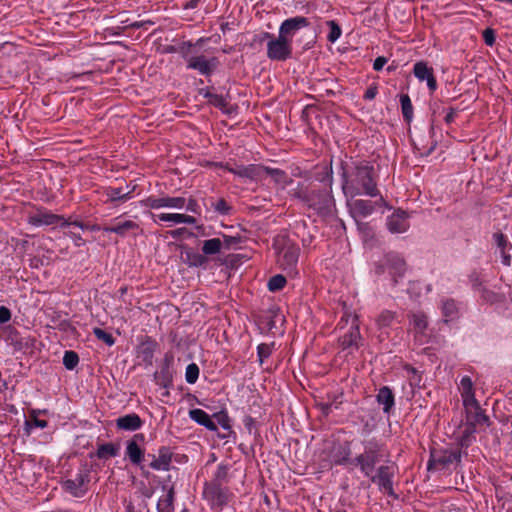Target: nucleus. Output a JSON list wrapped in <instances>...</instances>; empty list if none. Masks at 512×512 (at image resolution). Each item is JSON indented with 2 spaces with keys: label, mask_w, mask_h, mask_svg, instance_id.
I'll use <instances>...</instances> for the list:
<instances>
[{
  "label": "nucleus",
  "mask_w": 512,
  "mask_h": 512,
  "mask_svg": "<svg viewBox=\"0 0 512 512\" xmlns=\"http://www.w3.org/2000/svg\"><path fill=\"white\" fill-rule=\"evenodd\" d=\"M363 450L354 458L347 455L335 459L339 465L350 464L357 468L365 477L376 484L381 492L393 495V477L395 463L389 460V452L385 445L376 439L362 442Z\"/></svg>",
  "instance_id": "obj_1"
},
{
  "label": "nucleus",
  "mask_w": 512,
  "mask_h": 512,
  "mask_svg": "<svg viewBox=\"0 0 512 512\" xmlns=\"http://www.w3.org/2000/svg\"><path fill=\"white\" fill-rule=\"evenodd\" d=\"M342 189L346 197L377 195L376 183L373 177V167L368 162H361L349 171L343 172Z\"/></svg>",
  "instance_id": "obj_2"
},
{
  "label": "nucleus",
  "mask_w": 512,
  "mask_h": 512,
  "mask_svg": "<svg viewBox=\"0 0 512 512\" xmlns=\"http://www.w3.org/2000/svg\"><path fill=\"white\" fill-rule=\"evenodd\" d=\"M259 42L267 41V57L272 61H286L292 56V43L281 35L274 36L269 32H262L255 36Z\"/></svg>",
  "instance_id": "obj_3"
},
{
  "label": "nucleus",
  "mask_w": 512,
  "mask_h": 512,
  "mask_svg": "<svg viewBox=\"0 0 512 512\" xmlns=\"http://www.w3.org/2000/svg\"><path fill=\"white\" fill-rule=\"evenodd\" d=\"M464 410L466 428L463 441H467L468 437L472 435L477 428L487 427L489 425V418L482 411L478 401L465 405Z\"/></svg>",
  "instance_id": "obj_4"
},
{
  "label": "nucleus",
  "mask_w": 512,
  "mask_h": 512,
  "mask_svg": "<svg viewBox=\"0 0 512 512\" xmlns=\"http://www.w3.org/2000/svg\"><path fill=\"white\" fill-rule=\"evenodd\" d=\"M194 201L190 200L187 203V200L184 197H148L141 201V205L150 209H160V208H169V209H186L188 211H194L193 208Z\"/></svg>",
  "instance_id": "obj_5"
},
{
  "label": "nucleus",
  "mask_w": 512,
  "mask_h": 512,
  "mask_svg": "<svg viewBox=\"0 0 512 512\" xmlns=\"http://www.w3.org/2000/svg\"><path fill=\"white\" fill-rule=\"evenodd\" d=\"M276 251L279 266L290 273L295 272L299 257V248L290 242H285L282 247H279L277 243Z\"/></svg>",
  "instance_id": "obj_6"
},
{
  "label": "nucleus",
  "mask_w": 512,
  "mask_h": 512,
  "mask_svg": "<svg viewBox=\"0 0 512 512\" xmlns=\"http://www.w3.org/2000/svg\"><path fill=\"white\" fill-rule=\"evenodd\" d=\"M187 68L198 71L201 75L208 76L216 69L218 59L216 57L207 58L204 55H197L192 51L185 55Z\"/></svg>",
  "instance_id": "obj_7"
},
{
  "label": "nucleus",
  "mask_w": 512,
  "mask_h": 512,
  "mask_svg": "<svg viewBox=\"0 0 512 512\" xmlns=\"http://www.w3.org/2000/svg\"><path fill=\"white\" fill-rule=\"evenodd\" d=\"M460 460V454L454 450L433 449L431 451L428 469L442 470Z\"/></svg>",
  "instance_id": "obj_8"
},
{
  "label": "nucleus",
  "mask_w": 512,
  "mask_h": 512,
  "mask_svg": "<svg viewBox=\"0 0 512 512\" xmlns=\"http://www.w3.org/2000/svg\"><path fill=\"white\" fill-rule=\"evenodd\" d=\"M329 186H331V181H329ZM330 188L318 191L312 190L306 197L309 206L322 213L329 212L334 204Z\"/></svg>",
  "instance_id": "obj_9"
},
{
  "label": "nucleus",
  "mask_w": 512,
  "mask_h": 512,
  "mask_svg": "<svg viewBox=\"0 0 512 512\" xmlns=\"http://www.w3.org/2000/svg\"><path fill=\"white\" fill-rule=\"evenodd\" d=\"M310 26L308 18L295 16L285 19L279 26L278 34L293 44L294 36L304 28Z\"/></svg>",
  "instance_id": "obj_10"
},
{
  "label": "nucleus",
  "mask_w": 512,
  "mask_h": 512,
  "mask_svg": "<svg viewBox=\"0 0 512 512\" xmlns=\"http://www.w3.org/2000/svg\"><path fill=\"white\" fill-rule=\"evenodd\" d=\"M29 223L33 226H42V225H56L59 224L61 226H75L82 230L86 229L87 226H85L81 222H67L65 220H62L59 216L49 213V212H39L29 218Z\"/></svg>",
  "instance_id": "obj_11"
},
{
  "label": "nucleus",
  "mask_w": 512,
  "mask_h": 512,
  "mask_svg": "<svg viewBox=\"0 0 512 512\" xmlns=\"http://www.w3.org/2000/svg\"><path fill=\"white\" fill-rule=\"evenodd\" d=\"M90 481L88 472L83 471L76 474L74 479L63 482V488L74 497H83L87 492V485Z\"/></svg>",
  "instance_id": "obj_12"
},
{
  "label": "nucleus",
  "mask_w": 512,
  "mask_h": 512,
  "mask_svg": "<svg viewBox=\"0 0 512 512\" xmlns=\"http://www.w3.org/2000/svg\"><path fill=\"white\" fill-rule=\"evenodd\" d=\"M228 171L234 175L251 181H260L265 178V167L256 164L235 165L229 167Z\"/></svg>",
  "instance_id": "obj_13"
},
{
  "label": "nucleus",
  "mask_w": 512,
  "mask_h": 512,
  "mask_svg": "<svg viewBox=\"0 0 512 512\" xmlns=\"http://www.w3.org/2000/svg\"><path fill=\"white\" fill-rule=\"evenodd\" d=\"M145 436L142 433L135 434L131 440L127 441L125 455L134 465H139L144 459V449L140 443L144 442Z\"/></svg>",
  "instance_id": "obj_14"
},
{
  "label": "nucleus",
  "mask_w": 512,
  "mask_h": 512,
  "mask_svg": "<svg viewBox=\"0 0 512 512\" xmlns=\"http://www.w3.org/2000/svg\"><path fill=\"white\" fill-rule=\"evenodd\" d=\"M410 331L414 334L417 341L423 342L426 337V330L428 327V320L423 312L417 311L409 315Z\"/></svg>",
  "instance_id": "obj_15"
},
{
  "label": "nucleus",
  "mask_w": 512,
  "mask_h": 512,
  "mask_svg": "<svg viewBox=\"0 0 512 512\" xmlns=\"http://www.w3.org/2000/svg\"><path fill=\"white\" fill-rule=\"evenodd\" d=\"M386 225L391 233H404L410 226L409 215L403 210H397L387 218Z\"/></svg>",
  "instance_id": "obj_16"
},
{
  "label": "nucleus",
  "mask_w": 512,
  "mask_h": 512,
  "mask_svg": "<svg viewBox=\"0 0 512 512\" xmlns=\"http://www.w3.org/2000/svg\"><path fill=\"white\" fill-rule=\"evenodd\" d=\"M377 204L378 202L362 199H351L348 201L351 215L354 218H366L370 216L374 212Z\"/></svg>",
  "instance_id": "obj_17"
},
{
  "label": "nucleus",
  "mask_w": 512,
  "mask_h": 512,
  "mask_svg": "<svg viewBox=\"0 0 512 512\" xmlns=\"http://www.w3.org/2000/svg\"><path fill=\"white\" fill-rule=\"evenodd\" d=\"M386 269L388 273L393 277L394 283L398 282V279L403 277L406 272V264L404 259L395 253H390L386 256Z\"/></svg>",
  "instance_id": "obj_18"
},
{
  "label": "nucleus",
  "mask_w": 512,
  "mask_h": 512,
  "mask_svg": "<svg viewBox=\"0 0 512 512\" xmlns=\"http://www.w3.org/2000/svg\"><path fill=\"white\" fill-rule=\"evenodd\" d=\"M413 73L419 81H426L430 91L437 89V82L433 75L432 67H429L426 62L420 61L414 64Z\"/></svg>",
  "instance_id": "obj_19"
},
{
  "label": "nucleus",
  "mask_w": 512,
  "mask_h": 512,
  "mask_svg": "<svg viewBox=\"0 0 512 512\" xmlns=\"http://www.w3.org/2000/svg\"><path fill=\"white\" fill-rule=\"evenodd\" d=\"M493 240L496 244V247L501 255V262L505 266L511 265V250L512 244L509 242L507 237L503 233H495L493 235Z\"/></svg>",
  "instance_id": "obj_20"
},
{
  "label": "nucleus",
  "mask_w": 512,
  "mask_h": 512,
  "mask_svg": "<svg viewBox=\"0 0 512 512\" xmlns=\"http://www.w3.org/2000/svg\"><path fill=\"white\" fill-rule=\"evenodd\" d=\"M172 460V453L169 448L161 447L158 450V455L153 456L150 462V467L156 471H167L170 468Z\"/></svg>",
  "instance_id": "obj_21"
},
{
  "label": "nucleus",
  "mask_w": 512,
  "mask_h": 512,
  "mask_svg": "<svg viewBox=\"0 0 512 512\" xmlns=\"http://www.w3.org/2000/svg\"><path fill=\"white\" fill-rule=\"evenodd\" d=\"M114 221V225L103 227V231L124 237L129 232L139 229V225L132 220L118 221V218H116Z\"/></svg>",
  "instance_id": "obj_22"
},
{
  "label": "nucleus",
  "mask_w": 512,
  "mask_h": 512,
  "mask_svg": "<svg viewBox=\"0 0 512 512\" xmlns=\"http://www.w3.org/2000/svg\"><path fill=\"white\" fill-rule=\"evenodd\" d=\"M188 414L191 420L196 422L198 425L205 427L209 431L216 432L218 430L217 425L212 420V417L204 410L195 408L191 409Z\"/></svg>",
  "instance_id": "obj_23"
},
{
  "label": "nucleus",
  "mask_w": 512,
  "mask_h": 512,
  "mask_svg": "<svg viewBox=\"0 0 512 512\" xmlns=\"http://www.w3.org/2000/svg\"><path fill=\"white\" fill-rule=\"evenodd\" d=\"M361 339L358 319L353 317V326H350L348 332L340 338V344L343 349L350 347H358V343Z\"/></svg>",
  "instance_id": "obj_24"
},
{
  "label": "nucleus",
  "mask_w": 512,
  "mask_h": 512,
  "mask_svg": "<svg viewBox=\"0 0 512 512\" xmlns=\"http://www.w3.org/2000/svg\"><path fill=\"white\" fill-rule=\"evenodd\" d=\"M142 425V419L135 413L121 416L116 420L117 428L125 431H136L140 429Z\"/></svg>",
  "instance_id": "obj_25"
},
{
  "label": "nucleus",
  "mask_w": 512,
  "mask_h": 512,
  "mask_svg": "<svg viewBox=\"0 0 512 512\" xmlns=\"http://www.w3.org/2000/svg\"><path fill=\"white\" fill-rule=\"evenodd\" d=\"M458 389L461 394L463 406L476 402L473 382L469 376H463L460 380Z\"/></svg>",
  "instance_id": "obj_26"
},
{
  "label": "nucleus",
  "mask_w": 512,
  "mask_h": 512,
  "mask_svg": "<svg viewBox=\"0 0 512 512\" xmlns=\"http://www.w3.org/2000/svg\"><path fill=\"white\" fill-rule=\"evenodd\" d=\"M157 218L162 222H171L173 224H194L196 219L193 216L181 213H160Z\"/></svg>",
  "instance_id": "obj_27"
},
{
  "label": "nucleus",
  "mask_w": 512,
  "mask_h": 512,
  "mask_svg": "<svg viewBox=\"0 0 512 512\" xmlns=\"http://www.w3.org/2000/svg\"><path fill=\"white\" fill-rule=\"evenodd\" d=\"M377 402L383 406V411L389 413L394 406V395L387 386L382 387L377 394Z\"/></svg>",
  "instance_id": "obj_28"
},
{
  "label": "nucleus",
  "mask_w": 512,
  "mask_h": 512,
  "mask_svg": "<svg viewBox=\"0 0 512 512\" xmlns=\"http://www.w3.org/2000/svg\"><path fill=\"white\" fill-rule=\"evenodd\" d=\"M41 413H45V411L35 409L31 410L29 419L26 420L24 423L25 430L28 435L31 434L33 427H37L40 429H44L47 427V421L38 418L39 414Z\"/></svg>",
  "instance_id": "obj_29"
},
{
  "label": "nucleus",
  "mask_w": 512,
  "mask_h": 512,
  "mask_svg": "<svg viewBox=\"0 0 512 512\" xmlns=\"http://www.w3.org/2000/svg\"><path fill=\"white\" fill-rule=\"evenodd\" d=\"M442 315L446 322L454 320L458 315V307L454 300L445 299L441 305Z\"/></svg>",
  "instance_id": "obj_30"
},
{
  "label": "nucleus",
  "mask_w": 512,
  "mask_h": 512,
  "mask_svg": "<svg viewBox=\"0 0 512 512\" xmlns=\"http://www.w3.org/2000/svg\"><path fill=\"white\" fill-rule=\"evenodd\" d=\"M174 489L171 487L167 493L158 500L157 512H173Z\"/></svg>",
  "instance_id": "obj_31"
},
{
  "label": "nucleus",
  "mask_w": 512,
  "mask_h": 512,
  "mask_svg": "<svg viewBox=\"0 0 512 512\" xmlns=\"http://www.w3.org/2000/svg\"><path fill=\"white\" fill-rule=\"evenodd\" d=\"M222 250L220 238H211L205 240L202 245V251L205 255H215Z\"/></svg>",
  "instance_id": "obj_32"
},
{
  "label": "nucleus",
  "mask_w": 512,
  "mask_h": 512,
  "mask_svg": "<svg viewBox=\"0 0 512 512\" xmlns=\"http://www.w3.org/2000/svg\"><path fill=\"white\" fill-rule=\"evenodd\" d=\"M118 453H119V447H117L116 445H114L112 443H106V444H102L98 447L96 455L99 459H107L110 457L117 456Z\"/></svg>",
  "instance_id": "obj_33"
},
{
  "label": "nucleus",
  "mask_w": 512,
  "mask_h": 512,
  "mask_svg": "<svg viewBox=\"0 0 512 512\" xmlns=\"http://www.w3.org/2000/svg\"><path fill=\"white\" fill-rule=\"evenodd\" d=\"M396 319V314L389 310L382 311L376 318L378 328L383 329L390 327Z\"/></svg>",
  "instance_id": "obj_34"
},
{
  "label": "nucleus",
  "mask_w": 512,
  "mask_h": 512,
  "mask_svg": "<svg viewBox=\"0 0 512 512\" xmlns=\"http://www.w3.org/2000/svg\"><path fill=\"white\" fill-rule=\"evenodd\" d=\"M213 418L216 419L217 423L226 431L229 433H232V424H231V418L229 417L226 410H221L217 413H214Z\"/></svg>",
  "instance_id": "obj_35"
},
{
  "label": "nucleus",
  "mask_w": 512,
  "mask_h": 512,
  "mask_svg": "<svg viewBox=\"0 0 512 512\" xmlns=\"http://www.w3.org/2000/svg\"><path fill=\"white\" fill-rule=\"evenodd\" d=\"M131 191L124 192L122 188H109L107 190L108 200L114 202L116 200L126 201L131 198Z\"/></svg>",
  "instance_id": "obj_36"
},
{
  "label": "nucleus",
  "mask_w": 512,
  "mask_h": 512,
  "mask_svg": "<svg viewBox=\"0 0 512 512\" xmlns=\"http://www.w3.org/2000/svg\"><path fill=\"white\" fill-rule=\"evenodd\" d=\"M326 25L329 27L327 39L329 42L335 43L342 35L341 27L334 20L327 21Z\"/></svg>",
  "instance_id": "obj_37"
},
{
  "label": "nucleus",
  "mask_w": 512,
  "mask_h": 512,
  "mask_svg": "<svg viewBox=\"0 0 512 512\" xmlns=\"http://www.w3.org/2000/svg\"><path fill=\"white\" fill-rule=\"evenodd\" d=\"M266 176H270L278 184H281V185L287 184L286 174L279 169L265 167V177Z\"/></svg>",
  "instance_id": "obj_38"
},
{
  "label": "nucleus",
  "mask_w": 512,
  "mask_h": 512,
  "mask_svg": "<svg viewBox=\"0 0 512 512\" xmlns=\"http://www.w3.org/2000/svg\"><path fill=\"white\" fill-rule=\"evenodd\" d=\"M400 103L403 116L406 120H411L413 115V107L410 100V97L407 94H403L400 96Z\"/></svg>",
  "instance_id": "obj_39"
},
{
  "label": "nucleus",
  "mask_w": 512,
  "mask_h": 512,
  "mask_svg": "<svg viewBox=\"0 0 512 512\" xmlns=\"http://www.w3.org/2000/svg\"><path fill=\"white\" fill-rule=\"evenodd\" d=\"M274 345H275L274 343H270V344L262 343V344L258 345L257 355H258L260 364H263L265 359H267L272 354V352L274 350Z\"/></svg>",
  "instance_id": "obj_40"
},
{
  "label": "nucleus",
  "mask_w": 512,
  "mask_h": 512,
  "mask_svg": "<svg viewBox=\"0 0 512 512\" xmlns=\"http://www.w3.org/2000/svg\"><path fill=\"white\" fill-rule=\"evenodd\" d=\"M79 362V357L74 351H65L63 356V364L68 370L74 369Z\"/></svg>",
  "instance_id": "obj_41"
},
{
  "label": "nucleus",
  "mask_w": 512,
  "mask_h": 512,
  "mask_svg": "<svg viewBox=\"0 0 512 512\" xmlns=\"http://www.w3.org/2000/svg\"><path fill=\"white\" fill-rule=\"evenodd\" d=\"M199 377V367L195 363H191L186 367L185 379L189 384H194Z\"/></svg>",
  "instance_id": "obj_42"
},
{
  "label": "nucleus",
  "mask_w": 512,
  "mask_h": 512,
  "mask_svg": "<svg viewBox=\"0 0 512 512\" xmlns=\"http://www.w3.org/2000/svg\"><path fill=\"white\" fill-rule=\"evenodd\" d=\"M93 334L96 336L98 340L103 341L108 346H113L115 343L114 337L110 333H107L101 328L95 327L93 329Z\"/></svg>",
  "instance_id": "obj_43"
},
{
  "label": "nucleus",
  "mask_w": 512,
  "mask_h": 512,
  "mask_svg": "<svg viewBox=\"0 0 512 512\" xmlns=\"http://www.w3.org/2000/svg\"><path fill=\"white\" fill-rule=\"evenodd\" d=\"M286 284V279L282 275H275L268 282V289L272 292L281 290Z\"/></svg>",
  "instance_id": "obj_44"
},
{
  "label": "nucleus",
  "mask_w": 512,
  "mask_h": 512,
  "mask_svg": "<svg viewBox=\"0 0 512 512\" xmlns=\"http://www.w3.org/2000/svg\"><path fill=\"white\" fill-rule=\"evenodd\" d=\"M470 283L474 290L482 292L483 296L486 298V294H488L489 291L483 287L482 281L477 273L470 275Z\"/></svg>",
  "instance_id": "obj_45"
},
{
  "label": "nucleus",
  "mask_w": 512,
  "mask_h": 512,
  "mask_svg": "<svg viewBox=\"0 0 512 512\" xmlns=\"http://www.w3.org/2000/svg\"><path fill=\"white\" fill-rule=\"evenodd\" d=\"M353 317L357 318V315L354 314L352 311L346 309V307H344L343 316L341 317V320L338 323V328L344 329L346 325H348L349 323L351 324V326H353Z\"/></svg>",
  "instance_id": "obj_46"
},
{
  "label": "nucleus",
  "mask_w": 512,
  "mask_h": 512,
  "mask_svg": "<svg viewBox=\"0 0 512 512\" xmlns=\"http://www.w3.org/2000/svg\"><path fill=\"white\" fill-rule=\"evenodd\" d=\"M188 261L191 266H202L207 262V259L199 253H192L188 254Z\"/></svg>",
  "instance_id": "obj_47"
},
{
  "label": "nucleus",
  "mask_w": 512,
  "mask_h": 512,
  "mask_svg": "<svg viewBox=\"0 0 512 512\" xmlns=\"http://www.w3.org/2000/svg\"><path fill=\"white\" fill-rule=\"evenodd\" d=\"M206 97L209 99V102L216 107H222L226 105L225 99L220 95L207 93Z\"/></svg>",
  "instance_id": "obj_48"
},
{
  "label": "nucleus",
  "mask_w": 512,
  "mask_h": 512,
  "mask_svg": "<svg viewBox=\"0 0 512 512\" xmlns=\"http://www.w3.org/2000/svg\"><path fill=\"white\" fill-rule=\"evenodd\" d=\"M214 209L219 212L220 214H228L230 210V206L227 204V202L224 199H218L216 203L214 204Z\"/></svg>",
  "instance_id": "obj_49"
},
{
  "label": "nucleus",
  "mask_w": 512,
  "mask_h": 512,
  "mask_svg": "<svg viewBox=\"0 0 512 512\" xmlns=\"http://www.w3.org/2000/svg\"><path fill=\"white\" fill-rule=\"evenodd\" d=\"M222 249H230L233 245L238 243V238L224 235L220 238Z\"/></svg>",
  "instance_id": "obj_50"
},
{
  "label": "nucleus",
  "mask_w": 512,
  "mask_h": 512,
  "mask_svg": "<svg viewBox=\"0 0 512 512\" xmlns=\"http://www.w3.org/2000/svg\"><path fill=\"white\" fill-rule=\"evenodd\" d=\"M483 38H484V42L488 45V46H492L495 42V34H494V31L490 28H487L486 30H484L483 32Z\"/></svg>",
  "instance_id": "obj_51"
},
{
  "label": "nucleus",
  "mask_w": 512,
  "mask_h": 512,
  "mask_svg": "<svg viewBox=\"0 0 512 512\" xmlns=\"http://www.w3.org/2000/svg\"><path fill=\"white\" fill-rule=\"evenodd\" d=\"M11 319V312L5 306H0V323H6Z\"/></svg>",
  "instance_id": "obj_52"
},
{
  "label": "nucleus",
  "mask_w": 512,
  "mask_h": 512,
  "mask_svg": "<svg viewBox=\"0 0 512 512\" xmlns=\"http://www.w3.org/2000/svg\"><path fill=\"white\" fill-rule=\"evenodd\" d=\"M378 93L377 87L375 85H371L367 88L364 94V99L366 100H373Z\"/></svg>",
  "instance_id": "obj_53"
},
{
  "label": "nucleus",
  "mask_w": 512,
  "mask_h": 512,
  "mask_svg": "<svg viewBox=\"0 0 512 512\" xmlns=\"http://www.w3.org/2000/svg\"><path fill=\"white\" fill-rule=\"evenodd\" d=\"M386 63H387V59L385 57H383V56L377 57L374 60L373 69L376 71H380Z\"/></svg>",
  "instance_id": "obj_54"
},
{
  "label": "nucleus",
  "mask_w": 512,
  "mask_h": 512,
  "mask_svg": "<svg viewBox=\"0 0 512 512\" xmlns=\"http://www.w3.org/2000/svg\"><path fill=\"white\" fill-rule=\"evenodd\" d=\"M142 353L145 355L144 359L151 362L153 356V350L150 345L142 346Z\"/></svg>",
  "instance_id": "obj_55"
},
{
  "label": "nucleus",
  "mask_w": 512,
  "mask_h": 512,
  "mask_svg": "<svg viewBox=\"0 0 512 512\" xmlns=\"http://www.w3.org/2000/svg\"><path fill=\"white\" fill-rule=\"evenodd\" d=\"M226 476V469L224 467H218L217 469V472H216V477L218 479H222Z\"/></svg>",
  "instance_id": "obj_56"
},
{
  "label": "nucleus",
  "mask_w": 512,
  "mask_h": 512,
  "mask_svg": "<svg viewBox=\"0 0 512 512\" xmlns=\"http://www.w3.org/2000/svg\"><path fill=\"white\" fill-rule=\"evenodd\" d=\"M72 238H73L75 245L80 246L83 244V239L81 238L80 235L72 233Z\"/></svg>",
  "instance_id": "obj_57"
},
{
  "label": "nucleus",
  "mask_w": 512,
  "mask_h": 512,
  "mask_svg": "<svg viewBox=\"0 0 512 512\" xmlns=\"http://www.w3.org/2000/svg\"><path fill=\"white\" fill-rule=\"evenodd\" d=\"M217 502L219 504H223L225 502L224 495L220 491L217 492Z\"/></svg>",
  "instance_id": "obj_58"
},
{
  "label": "nucleus",
  "mask_w": 512,
  "mask_h": 512,
  "mask_svg": "<svg viewBox=\"0 0 512 512\" xmlns=\"http://www.w3.org/2000/svg\"><path fill=\"white\" fill-rule=\"evenodd\" d=\"M202 41V39H199V41L194 46L192 44H189V46L195 49L198 44L202 43Z\"/></svg>",
  "instance_id": "obj_59"
},
{
  "label": "nucleus",
  "mask_w": 512,
  "mask_h": 512,
  "mask_svg": "<svg viewBox=\"0 0 512 512\" xmlns=\"http://www.w3.org/2000/svg\"><path fill=\"white\" fill-rule=\"evenodd\" d=\"M100 228L98 226H93L92 230H99Z\"/></svg>",
  "instance_id": "obj_60"
},
{
  "label": "nucleus",
  "mask_w": 512,
  "mask_h": 512,
  "mask_svg": "<svg viewBox=\"0 0 512 512\" xmlns=\"http://www.w3.org/2000/svg\"><path fill=\"white\" fill-rule=\"evenodd\" d=\"M219 437L224 439V438L228 437V435H219Z\"/></svg>",
  "instance_id": "obj_61"
},
{
  "label": "nucleus",
  "mask_w": 512,
  "mask_h": 512,
  "mask_svg": "<svg viewBox=\"0 0 512 512\" xmlns=\"http://www.w3.org/2000/svg\"><path fill=\"white\" fill-rule=\"evenodd\" d=\"M165 361L168 363L170 359L166 356Z\"/></svg>",
  "instance_id": "obj_62"
}]
</instances>
